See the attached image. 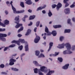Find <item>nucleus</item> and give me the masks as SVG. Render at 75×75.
Listing matches in <instances>:
<instances>
[{
    "instance_id": "f257e3e1",
    "label": "nucleus",
    "mask_w": 75,
    "mask_h": 75,
    "mask_svg": "<svg viewBox=\"0 0 75 75\" xmlns=\"http://www.w3.org/2000/svg\"><path fill=\"white\" fill-rule=\"evenodd\" d=\"M38 70L40 71H42V72H43L45 73H47V72H48L46 75H51L54 72V71H52L50 69H47V67L44 66L40 67V69H39Z\"/></svg>"
},
{
    "instance_id": "f03ea898",
    "label": "nucleus",
    "mask_w": 75,
    "mask_h": 75,
    "mask_svg": "<svg viewBox=\"0 0 75 75\" xmlns=\"http://www.w3.org/2000/svg\"><path fill=\"white\" fill-rule=\"evenodd\" d=\"M65 46L67 49H70V43L67 42L65 44L64 43H63L62 44H59L57 47L59 49H62V48H64Z\"/></svg>"
},
{
    "instance_id": "7ed1b4c3",
    "label": "nucleus",
    "mask_w": 75,
    "mask_h": 75,
    "mask_svg": "<svg viewBox=\"0 0 75 75\" xmlns=\"http://www.w3.org/2000/svg\"><path fill=\"white\" fill-rule=\"evenodd\" d=\"M20 42L22 44H24V43H25V40H24V39L19 38L18 41L13 40L11 42V43L12 44L15 43V44H17L19 46L20 45Z\"/></svg>"
},
{
    "instance_id": "20e7f679",
    "label": "nucleus",
    "mask_w": 75,
    "mask_h": 75,
    "mask_svg": "<svg viewBox=\"0 0 75 75\" xmlns=\"http://www.w3.org/2000/svg\"><path fill=\"white\" fill-rule=\"evenodd\" d=\"M12 3H13V1H11L10 4H11V6L12 10L13 11L14 13H15L16 14V13H17L18 14L20 13H22L24 12V10H22V11H16V9L14 8L13 6V4H12Z\"/></svg>"
},
{
    "instance_id": "39448f33",
    "label": "nucleus",
    "mask_w": 75,
    "mask_h": 75,
    "mask_svg": "<svg viewBox=\"0 0 75 75\" xmlns=\"http://www.w3.org/2000/svg\"><path fill=\"white\" fill-rule=\"evenodd\" d=\"M14 47H16V45L14 44H12L9 46L5 47L4 49V51H6L7 49H8L9 48H13Z\"/></svg>"
},
{
    "instance_id": "423d86ee",
    "label": "nucleus",
    "mask_w": 75,
    "mask_h": 75,
    "mask_svg": "<svg viewBox=\"0 0 75 75\" xmlns=\"http://www.w3.org/2000/svg\"><path fill=\"white\" fill-rule=\"evenodd\" d=\"M10 62L9 63L10 65H13L14 64V62H16V60L14 59L13 58L11 59L10 60Z\"/></svg>"
},
{
    "instance_id": "0eeeda50",
    "label": "nucleus",
    "mask_w": 75,
    "mask_h": 75,
    "mask_svg": "<svg viewBox=\"0 0 75 75\" xmlns=\"http://www.w3.org/2000/svg\"><path fill=\"white\" fill-rule=\"evenodd\" d=\"M5 26H3V25H1V26H2V27H6V25H8V24H9V21H8L7 20H6L4 21V24L3 23H2Z\"/></svg>"
},
{
    "instance_id": "6e6552de",
    "label": "nucleus",
    "mask_w": 75,
    "mask_h": 75,
    "mask_svg": "<svg viewBox=\"0 0 75 75\" xmlns=\"http://www.w3.org/2000/svg\"><path fill=\"white\" fill-rule=\"evenodd\" d=\"M40 40V37L36 36V38L35 39L34 42L35 43H37L38 42V41Z\"/></svg>"
},
{
    "instance_id": "1a4fd4ad",
    "label": "nucleus",
    "mask_w": 75,
    "mask_h": 75,
    "mask_svg": "<svg viewBox=\"0 0 75 75\" xmlns=\"http://www.w3.org/2000/svg\"><path fill=\"white\" fill-rule=\"evenodd\" d=\"M45 32L47 33V35H50L51 34V32H49L48 31V28L46 27V26H45Z\"/></svg>"
},
{
    "instance_id": "9d476101",
    "label": "nucleus",
    "mask_w": 75,
    "mask_h": 75,
    "mask_svg": "<svg viewBox=\"0 0 75 75\" xmlns=\"http://www.w3.org/2000/svg\"><path fill=\"white\" fill-rule=\"evenodd\" d=\"M46 7V5H44L43 6H40L37 8V11H39V10H41L42 9L45 8Z\"/></svg>"
},
{
    "instance_id": "9b49d317",
    "label": "nucleus",
    "mask_w": 75,
    "mask_h": 75,
    "mask_svg": "<svg viewBox=\"0 0 75 75\" xmlns=\"http://www.w3.org/2000/svg\"><path fill=\"white\" fill-rule=\"evenodd\" d=\"M15 23L17 24V25L15 26V28H18L20 27L21 26H22L23 25V24H19L18 23V22H15Z\"/></svg>"
},
{
    "instance_id": "f8f14e48",
    "label": "nucleus",
    "mask_w": 75,
    "mask_h": 75,
    "mask_svg": "<svg viewBox=\"0 0 75 75\" xmlns=\"http://www.w3.org/2000/svg\"><path fill=\"white\" fill-rule=\"evenodd\" d=\"M15 23L17 24V25L15 26V28H18L20 27L21 26H22L23 25V24H19L18 23V22H15Z\"/></svg>"
},
{
    "instance_id": "ddd939ff",
    "label": "nucleus",
    "mask_w": 75,
    "mask_h": 75,
    "mask_svg": "<svg viewBox=\"0 0 75 75\" xmlns=\"http://www.w3.org/2000/svg\"><path fill=\"white\" fill-rule=\"evenodd\" d=\"M69 64H66L64 66H63L62 67V68L63 69H67L68 68V67H69Z\"/></svg>"
},
{
    "instance_id": "4468645a",
    "label": "nucleus",
    "mask_w": 75,
    "mask_h": 75,
    "mask_svg": "<svg viewBox=\"0 0 75 75\" xmlns=\"http://www.w3.org/2000/svg\"><path fill=\"white\" fill-rule=\"evenodd\" d=\"M64 13L66 14H68L70 13V10L69 8H66L64 10Z\"/></svg>"
},
{
    "instance_id": "2eb2a0df",
    "label": "nucleus",
    "mask_w": 75,
    "mask_h": 75,
    "mask_svg": "<svg viewBox=\"0 0 75 75\" xmlns=\"http://www.w3.org/2000/svg\"><path fill=\"white\" fill-rule=\"evenodd\" d=\"M62 7V4L61 3H59L57 5V10H59V8Z\"/></svg>"
},
{
    "instance_id": "dca6fc26",
    "label": "nucleus",
    "mask_w": 75,
    "mask_h": 75,
    "mask_svg": "<svg viewBox=\"0 0 75 75\" xmlns=\"http://www.w3.org/2000/svg\"><path fill=\"white\" fill-rule=\"evenodd\" d=\"M70 49H67V53L68 54H72V52L71 50V45L70 43Z\"/></svg>"
},
{
    "instance_id": "f3484780",
    "label": "nucleus",
    "mask_w": 75,
    "mask_h": 75,
    "mask_svg": "<svg viewBox=\"0 0 75 75\" xmlns=\"http://www.w3.org/2000/svg\"><path fill=\"white\" fill-rule=\"evenodd\" d=\"M53 45V43L52 42H50L49 44V47L48 50V51H50L51 49V48H52V47Z\"/></svg>"
},
{
    "instance_id": "a211bd4d",
    "label": "nucleus",
    "mask_w": 75,
    "mask_h": 75,
    "mask_svg": "<svg viewBox=\"0 0 75 75\" xmlns=\"http://www.w3.org/2000/svg\"><path fill=\"white\" fill-rule=\"evenodd\" d=\"M26 4L28 5H31L32 4H33V2L31 1V0H28L26 1Z\"/></svg>"
},
{
    "instance_id": "6ab92c4d",
    "label": "nucleus",
    "mask_w": 75,
    "mask_h": 75,
    "mask_svg": "<svg viewBox=\"0 0 75 75\" xmlns=\"http://www.w3.org/2000/svg\"><path fill=\"white\" fill-rule=\"evenodd\" d=\"M19 16H16L15 18V20L16 21L15 22H16V23H19Z\"/></svg>"
},
{
    "instance_id": "aec40b11",
    "label": "nucleus",
    "mask_w": 75,
    "mask_h": 75,
    "mask_svg": "<svg viewBox=\"0 0 75 75\" xmlns=\"http://www.w3.org/2000/svg\"><path fill=\"white\" fill-rule=\"evenodd\" d=\"M25 51H28V43H26L25 46Z\"/></svg>"
},
{
    "instance_id": "412c9836",
    "label": "nucleus",
    "mask_w": 75,
    "mask_h": 75,
    "mask_svg": "<svg viewBox=\"0 0 75 75\" xmlns=\"http://www.w3.org/2000/svg\"><path fill=\"white\" fill-rule=\"evenodd\" d=\"M31 33V30L30 29H28L27 31V32L26 33L25 35H28L30 34Z\"/></svg>"
},
{
    "instance_id": "4be33fe9",
    "label": "nucleus",
    "mask_w": 75,
    "mask_h": 75,
    "mask_svg": "<svg viewBox=\"0 0 75 75\" xmlns=\"http://www.w3.org/2000/svg\"><path fill=\"white\" fill-rule=\"evenodd\" d=\"M53 27L54 28H60L61 27V25H53Z\"/></svg>"
},
{
    "instance_id": "5701e85b",
    "label": "nucleus",
    "mask_w": 75,
    "mask_h": 75,
    "mask_svg": "<svg viewBox=\"0 0 75 75\" xmlns=\"http://www.w3.org/2000/svg\"><path fill=\"white\" fill-rule=\"evenodd\" d=\"M35 17V15L30 16L29 17V20H33L34 19Z\"/></svg>"
},
{
    "instance_id": "b1692460",
    "label": "nucleus",
    "mask_w": 75,
    "mask_h": 75,
    "mask_svg": "<svg viewBox=\"0 0 75 75\" xmlns=\"http://www.w3.org/2000/svg\"><path fill=\"white\" fill-rule=\"evenodd\" d=\"M35 54L36 56H38L40 54V51L39 50H36L35 51Z\"/></svg>"
},
{
    "instance_id": "393cba45",
    "label": "nucleus",
    "mask_w": 75,
    "mask_h": 75,
    "mask_svg": "<svg viewBox=\"0 0 75 75\" xmlns=\"http://www.w3.org/2000/svg\"><path fill=\"white\" fill-rule=\"evenodd\" d=\"M53 35V36H55L57 35V32L55 30H54L52 31L51 33Z\"/></svg>"
},
{
    "instance_id": "a878e982",
    "label": "nucleus",
    "mask_w": 75,
    "mask_h": 75,
    "mask_svg": "<svg viewBox=\"0 0 75 75\" xmlns=\"http://www.w3.org/2000/svg\"><path fill=\"white\" fill-rule=\"evenodd\" d=\"M42 57L43 58H45V56L44 54L42 53H41L40 55L38 56V58H41Z\"/></svg>"
},
{
    "instance_id": "bb28decb",
    "label": "nucleus",
    "mask_w": 75,
    "mask_h": 75,
    "mask_svg": "<svg viewBox=\"0 0 75 75\" xmlns=\"http://www.w3.org/2000/svg\"><path fill=\"white\" fill-rule=\"evenodd\" d=\"M0 37H7V34H0Z\"/></svg>"
},
{
    "instance_id": "cd10ccee",
    "label": "nucleus",
    "mask_w": 75,
    "mask_h": 75,
    "mask_svg": "<svg viewBox=\"0 0 75 75\" xmlns=\"http://www.w3.org/2000/svg\"><path fill=\"white\" fill-rule=\"evenodd\" d=\"M23 29H24V28L23 27V26L21 27L18 30V32L20 33V31H23Z\"/></svg>"
},
{
    "instance_id": "c85d7f7f",
    "label": "nucleus",
    "mask_w": 75,
    "mask_h": 75,
    "mask_svg": "<svg viewBox=\"0 0 75 75\" xmlns=\"http://www.w3.org/2000/svg\"><path fill=\"white\" fill-rule=\"evenodd\" d=\"M63 54L64 55H66V54H68V50H66L63 51Z\"/></svg>"
},
{
    "instance_id": "c756f323",
    "label": "nucleus",
    "mask_w": 75,
    "mask_h": 75,
    "mask_svg": "<svg viewBox=\"0 0 75 75\" xmlns=\"http://www.w3.org/2000/svg\"><path fill=\"white\" fill-rule=\"evenodd\" d=\"M0 39L2 41H6V38L3 37H0Z\"/></svg>"
},
{
    "instance_id": "7c9ffc66",
    "label": "nucleus",
    "mask_w": 75,
    "mask_h": 75,
    "mask_svg": "<svg viewBox=\"0 0 75 75\" xmlns=\"http://www.w3.org/2000/svg\"><path fill=\"white\" fill-rule=\"evenodd\" d=\"M48 15L49 17H51V16H52V13H51V11L49 10Z\"/></svg>"
},
{
    "instance_id": "2f4dec72",
    "label": "nucleus",
    "mask_w": 75,
    "mask_h": 75,
    "mask_svg": "<svg viewBox=\"0 0 75 75\" xmlns=\"http://www.w3.org/2000/svg\"><path fill=\"white\" fill-rule=\"evenodd\" d=\"M34 72L35 74H37L38 73V68H35L34 69Z\"/></svg>"
},
{
    "instance_id": "473e14b6",
    "label": "nucleus",
    "mask_w": 75,
    "mask_h": 75,
    "mask_svg": "<svg viewBox=\"0 0 75 75\" xmlns=\"http://www.w3.org/2000/svg\"><path fill=\"white\" fill-rule=\"evenodd\" d=\"M11 69L12 71H18V69L16 68H13V67L11 68Z\"/></svg>"
},
{
    "instance_id": "72a5a7b5",
    "label": "nucleus",
    "mask_w": 75,
    "mask_h": 75,
    "mask_svg": "<svg viewBox=\"0 0 75 75\" xmlns=\"http://www.w3.org/2000/svg\"><path fill=\"white\" fill-rule=\"evenodd\" d=\"M70 31H71V30L70 29H65L64 30V33H70Z\"/></svg>"
},
{
    "instance_id": "f704fd0d",
    "label": "nucleus",
    "mask_w": 75,
    "mask_h": 75,
    "mask_svg": "<svg viewBox=\"0 0 75 75\" xmlns=\"http://www.w3.org/2000/svg\"><path fill=\"white\" fill-rule=\"evenodd\" d=\"M59 52H55V54H52V55L53 56V57H56V56H57L59 54Z\"/></svg>"
},
{
    "instance_id": "c9c22d12",
    "label": "nucleus",
    "mask_w": 75,
    "mask_h": 75,
    "mask_svg": "<svg viewBox=\"0 0 75 75\" xmlns=\"http://www.w3.org/2000/svg\"><path fill=\"white\" fill-rule=\"evenodd\" d=\"M38 74L39 75H43L44 74L42 72V71L40 70H38Z\"/></svg>"
},
{
    "instance_id": "e433bc0d",
    "label": "nucleus",
    "mask_w": 75,
    "mask_h": 75,
    "mask_svg": "<svg viewBox=\"0 0 75 75\" xmlns=\"http://www.w3.org/2000/svg\"><path fill=\"white\" fill-rule=\"evenodd\" d=\"M40 21H38L36 22V27H38L39 25H40Z\"/></svg>"
},
{
    "instance_id": "4c0bfd02",
    "label": "nucleus",
    "mask_w": 75,
    "mask_h": 75,
    "mask_svg": "<svg viewBox=\"0 0 75 75\" xmlns=\"http://www.w3.org/2000/svg\"><path fill=\"white\" fill-rule=\"evenodd\" d=\"M58 60L60 62H62V58L61 57H58Z\"/></svg>"
},
{
    "instance_id": "58836bf2",
    "label": "nucleus",
    "mask_w": 75,
    "mask_h": 75,
    "mask_svg": "<svg viewBox=\"0 0 75 75\" xmlns=\"http://www.w3.org/2000/svg\"><path fill=\"white\" fill-rule=\"evenodd\" d=\"M35 65L36 67H41V65L39 64L38 62H37Z\"/></svg>"
},
{
    "instance_id": "ea45409f",
    "label": "nucleus",
    "mask_w": 75,
    "mask_h": 75,
    "mask_svg": "<svg viewBox=\"0 0 75 75\" xmlns=\"http://www.w3.org/2000/svg\"><path fill=\"white\" fill-rule=\"evenodd\" d=\"M64 38V37L63 36H61L59 38L60 41H62Z\"/></svg>"
},
{
    "instance_id": "a19ab883",
    "label": "nucleus",
    "mask_w": 75,
    "mask_h": 75,
    "mask_svg": "<svg viewBox=\"0 0 75 75\" xmlns=\"http://www.w3.org/2000/svg\"><path fill=\"white\" fill-rule=\"evenodd\" d=\"M71 19H68L67 20V23L68 24H70V25H72V23L71 22Z\"/></svg>"
},
{
    "instance_id": "79ce46f5",
    "label": "nucleus",
    "mask_w": 75,
    "mask_h": 75,
    "mask_svg": "<svg viewBox=\"0 0 75 75\" xmlns=\"http://www.w3.org/2000/svg\"><path fill=\"white\" fill-rule=\"evenodd\" d=\"M21 6L22 7H24V2H21Z\"/></svg>"
},
{
    "instance_id": "37998d69",
    "label": "nucleus",
    "mask_w": 75,
    "mask_h": 75,
    "mask_svg": "<svg viewBox=\"0 0 75 75\" xmlns=\"http://www.w3.org/2000/svg\"><path fill=\"white\" fill-rule=\"evenodd\" d=\"M71 50L72 51H75V45H73L72 47Z\"/></svg>"
},
{
    "instance_id": "c03bdc74",
    "label": "nucleus",
    "mask_w": 75,
    "mask_h": 75,
    "mask_svg": "<svg viewBox=\"0 0 75 75\" xmlns=\"http://www.w3.org/2000/svg\"><path fill=\"white\" fill-rule=\"evenodd\" d=\"M23 46L21 45L18 47V49H19V50L21 51V50H22L23 49Z\"/></svg>"
},
{
    "instance_id": "a18cd8bd",
    "label": "nucleus",
    "mask_w": 75,
    "mask_h": 75,
    "mask_svg": "<svg viewBox=\"0 0 75 75\" xmlns=\"http://www.w3.org/2000/svg\"><path fill=\"white\" fill-rule=\"evenodd\" d=\"M16 55L17 54H14L11 56V58H14V57H16Z\"/></svg>"
},
{
    "instance_id": "49530a36",
    "label": "nucleus",
    "mask_w": 75,
    "mask_h": 75,
    "mask_svg": "<svg viewBox=\"0 0 75 75\" xmlns=\"http://www.w3.org/2000/svg\"><path fill=\"white\" fill-rule=\"evenodd\" d=\"M6 31V29L5 28H0V31Z\"/></svg>"
},
{
    "instance_id": "de8ad7c7",
    "label": "nucleus",
    "mask_w": 75,
    "mask_h": 75,
    "mask_svg": "<svg viewBox=\"0 0 75 75\" xmlns=\"http://www.w3.org/2000/svg\"><path fill=\"white\" fill-rule=\"evenodd\" d=\"M0 67L1 68H3L4 67V65L3 64H1L0 65Z\"/></svg>"
},
{
    "instance_id": "09e8293b",
    "label": "nucleus",
    "mask_w": 75,
    "mask_h": 75,
    "mask_svg": "<svg viewBox=\"0 0 75 75\" xmlns=\"http://www.w3.org/2000/svg\"><path fill=\"white\" fill-rule=\"evenodd\" d=\"M56 6H57V5L55 4L52 5V8H55Z\"/></svg>"
},
{
    "instance_id": "8fccbe9b",
    "label": "nucleus",
    "mask_w": 75,
    "mask_h": 75,
    "mask_svg": "<svg viewBox=\"0 0 75 75\" xmlns=\"http://www.w3.org/2000/svg\"><path fill=\"white\" fill-rule=\"evenodd\" d=\"M5 13L6 15H7V14H8V11H7V10L5 11Z\"/></svg>"
},
{
    "instance_id": "3c124183",
    "label": "nucleus",
    "mask_w": 75,
    "mask_h": 75,
    "mask_svg": "<svg viewBox=\"0 0 75 75\" xmlns=\"http://www.w3.org/2000/svg\"><path fill=\"white\" fill-rule=\"evenodd\" d=\"M1 74H5V75H7V73L5 72H2L1 73Z\"/></svg>"
},
{
    "instance_id": "603ef678",
    "label": "nucleus",
    "mask_w": 75,
    "mask_h": 75,
    "mask_svg": "<svg viewBox=\"0 0 75 75\" xmlns=\"http://www.w3.org/2000/svg\"><path fill=\"white\" fill-rule=\"evenodd\" d=\"M22 35L21 34H19L18 35V37L19 38H20L22 36Z\"/></svg>"
},
{
    "instance_id": "864d4df0",
    "label": "nucleus",
    "mask_w": 75,
    "mask_h": 75,
    "mask_svg": "<svg viewBox=\"0 0 75 75\" xmlns=\"http://www.w3.org/2000/svg\"><path fill=\"white\" fill-rule=\"evenodd\" d=\"M33 25V22H30V23L28 24V26H30V25Z\"/></svg>"
},
{
    "instance_id": "5fc2aeb1",
    "label": "nucleus",
    "mask_w": 75,
    "mask_h": 75,
    "mask_svg": "<svg viewBox=\"0 0 75 75\" xmlns=\"http://www.w3.org/2000/svg\"><path fill=\"white\" fill-rule=\"evenodd\" d=\"M37 27H35L34 30V31L35 33L37 32Z\"/></svg>"
},
{
    "instance_id": "6e6d98bb",
    "label": "nucleus",
    "mask_w": 75,
    "mask_h": 75,
    "mask_svg": "<svg viewBox=\"0 0 75 75\" xmlns=\"http://www.w3.org/2000/svg\"><path fill=\"white\" fill-rule=\"evenodd\" d=\"M22 20L23 22H25V18L24 17L22 18Z\"/></svg>"
},
{
    "instance_id": "4d7b16f0",
    "label": "nucleus",
    "mask_w": 75,
    "mask_h": 75,
    "mask_svg": "<svg viewBox=\"0 0 75 75\" xmlns=\"http://www.w3.org/2000/svg\"><path fill=\"white\" fill-rule=\"evenodd\" d=\"M72 20L73 22H75V18L74 17L72 18Z\"/></svg>"
},
{
    "instance_id": "13d9d810",
    "label": "nucleus",
    "mask_w": 75,
    "mask_h": 75,
    "mask_svg": "<svg viewBox=\"0 0 75 75\" xmlns=\"http://www.w3.org/2000/svg\"><path fill=\"white\" fill-rule=\"evenodd\" d=\"M42 12L43 14H45V13H46V12L45 11L43 10L42 11Z\"/></svg>"
},
{
    "instance_id": "bf43d9fd",
    "label": "nucleus",
    "mask_w": 75,
    "mask_h": 75,
    "mask_svg": "<svg viewBox=\"0 0 75 75\" xmlns=\"http://www.w3.org/2000/svg\"><path fill=\"white\" fill-rule=\"evenodd\" d=\"M69 0H64V3H66L67 1H68Z\"/></svg>"
},
{
    "instance_id": "052dcab7",
    "label": "nucleus",
    "mask_w": 75,
    "mask_h": 75,
    "mask_svg": "<svg viewBox=\"0 0 75 75\" xmlns=\"http://www.w3.org/2000/svg\"><path fill=\"white\" fill-rule=\"evenodd\" d=\"M69 6V4H66L65 5V7H68Z\"/></svg>"
},
{
    "instance_id": "680f3d73",
    "label": "nucleus",
    "mask_w": 75,
    "mask_h": 75,
    "mask_svg": "<svg viewBox=\"0 0 75 75\" xmlns=\"http://www.w3.org/2000/svg\"><path fill=\"white\" fill-rule=\"evenodd\" d=\"M28 16L25 15L24 16V18H28Z\"/></svg>"
},
{
    "instance_id": "e2e57ef3",
    "label": "nucleus",
    "mask_w": 75,
    "mask_h": 75,
    "mask_svg": "<svg viewBox=\"0 0 75 75\" xmlns=\"http://www.w3.org/2000/svg\"><path fill=\"white\" fill-rule=\"evenodd\" d=\"M37 62V61H33V64H34L35 65V64H36Z\"/></svg>"
},
{
    "instance_id": "0e129e2a",
    "label": "nucleus",
    "mask_w": 75,
    "mask_h": 75,
    "mask_svg": "<svg viewBox=\"0 0 75 75\" xmlns=\"http://www.w3.org/2000/svg\"><path fill=\"white\" fill-rule=\"evenodd\" d=\"M25 55V53H23L21 54V57H23V56H24Z\"/></svg>"
},
{
    "instance_id": "69168bd1",
    "label": "nucleus",
    "mask_w": 75,
    "mask_h": 75,
    "mask_svg": "<svg viewBox=\"0 0 75 75\" xmlns=\"http://www.w3.org/2000/svg\"><path fill=\"white\" fill-rule=\"evenodd\" d=\"M28 11L29 12V13H31L32 12V10L30 9L28 10Z\"/></svg>"
},
{
    "instance_id": "338daca9",
    "label": "nucleus",
    "mask_w": 75,
    "mask_h": 75,
    "mask_svg": "<svg viewBox=\"0 0 75 75\" xmlns=\"http://www.w3.org/2000/svg\"><path fill=\"white\" fill-rule=\"evenodd\" d=\"M43 38L44 40H46V36H45L44 37H43Z\"/></svg>"
},
{
    "instance_id": "774afa93",
    "label": "nucleus",
    "mask_w": 75,
    "mask_h": 75,
    "mask_svg": "<svg viewBox=\"0 0 75 75\" xmlns=\"http://www.w3.org/2000/svg\"><path fill=\"white\" fill-rule=\"evenodd\" d=\"M40 51L41 52H44V50H43L42 49H41L40 50Z\"/></svg>"
}]
</instances>
